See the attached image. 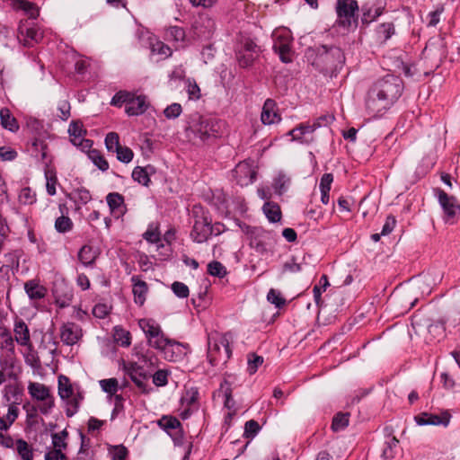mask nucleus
Segmentation results:
<instances>
[{
    "label": "nucleus",
    "mask_w": 460,
    "mask_h": 460,
    "mask_svg": "<svg viewBox=\"0 0 460 460\" xmlns=\"http://www.w3.org/2000/svg\"><path fill=\"white\" fill-rule=\"evenodd\" d=\"M402 91L403 83L399 76L389 74L376 80L367 93V112L373 118L381 117L398 101Z\"/></svg>",
    "instance_id": "obj_1"
},
{
    "label": "nucleus",
    "mask_w": 460,
    "mask_h": 460,
    "mask_svg": "<svg viewBox=\"0 0 460 460\" xmlns=\"http://www.w3.org/2000/svg\"><path fill=\"white\" fill-rule=\"evenodd\" d=\"M305 55L312 66L324 74H333L341 70L345 63L341 49L332 45L309 48Z\"/></svg>",
    "instance_id": "obj_2"
},
{
    "label": "nucleus",
    "mask_w": 460,
    "mask_h": 460,
    "mask_svg": "<svg viewBox=\"0 0 460 460\" xmlns=\"http://www.w3.org/2000/svg\"><path fill=\"white\" fill-rule=\"evenodd\" d=\"M192 215L194 221L190 236L197 243H203L211 235L217 236L226 231L224 224L219 222L212 223L209 212L201 206H194Z\"/></svg>",
    "instance_id": "obj_3"
},
{
    "label": "nucleus",
    "mask_w": 460,
    "mask_h": 460,
    "mask_svg": "<svg viewBox=\"0 0 460 460\" xmlns=\"http://www.w3.org/2000/svg\"><path fill=\"white\" fill-rule=\"evenodd\" d=\"M225 128V121L217 118L200 117L193 125V132L202 141L221 137Z\"/></svg>",
    "instance_id": "obj_4"
},
{
    "label": "nucleus",
    "mask_w": 460,
    "mask_h": 460,
    "mask_svg": "<svg viewBox=\"0 0 460 460\" xmlns=\"http://www.w3.org/2000/svg\"><path fill=\"white\" fill-rule=\"evenodd\" d=\"M335 11L337 14L336 23L344 29H349L352 24L357 26L358 19L356 13L358 11V4L356 0H337Z\"/></svg>",
    "instance_id": "obj_5"
},
{
    "label": "nucleus",
    "mask_w": 460,
    "mask_h": 460,
    "mask_svg": "<svg viewBox=\"0 0 460 460\" xmlns=\"http://www.w3.org/2000/svg\"><path fill=\"white\" fill-rule=\"evenodd\" d=\"M273 49L283 63L292 61L291 32L287 29H278L272 33Z\"/></svg>",
    "instance_id": "obj_6"
},
{
    "label": "nucleus",
    "mask_w": 460,
    "mask_h": 460,
    "mask_svg": "<svg viewBox=\"0 0 460 460\" xmlns=\"http://www.w3.org/2000/svg\"><path fill=\"white\" fill-rule=\"evenodd\" d=\"M121 369L131 379L136 386L141 390L142 393H148L147 381L150 375L147 373L144 366L139 365L135 361L121 360Z\"/></svg>",
    "instance_id": "obj_7"
},
{
    "label": "nucleus",
    "mask_w": 460,
    "mask_h": 460,
    "mask_svg": "<svg viewBox=\"0 0 460 460\" xmlns=\"http://www.w3.org/2000/svg\"><path fill=\"white\" fill-rule=\"evenodd\" d=\"M261 51V47L253 40L250 38L242 40L240 47L236 50V59L239 66L243 68L251 66Z\"/></svg>",
    "instance_id": "obj_8"
},
{
    "label": "nucleus",
    "mask_w": 460,
    "mask_h": 460,
    "mask_svg": "<svg viewBox=\"0 0 460 460\" xmlns=\"http://www.w3.org/2000/svg\"><path fill=\"white\" fill-rule=\"evenodd\" d=\"M18 40L26 48H32L43 38L40 29L35 24L30 25L27 22H21L18 27Z\"/></svg>",
    "instance_id": "obj_9"
},
{
    "label": "nucleus",
    "mask_w": 460,
    "mask_h": 460,
    "mask_svg": "<svg viewBox=\"0 0 460 460\" xmlns=\"http://www.w3.org/2000/svg\"><path fill=\"white\" fill-rule=\"evenodd\" d=\"M221 349H223L225 353L224 360L229 359L232 355V349L227 334H224L218 338H208V357L212 364L217 359V355L221 354Z\"/></svg>",
    "instance_id": "obj_10"
},
{
    "label": "nucleus",
    "mask_w": 460,
    "mask_h": 460,
    "mask_svg": "<svg viewBox=\"0 0 460 460\" xmlns=\"http://www.w3.org/2000/svg\"><path fill=\"white\" fill-rule=\"evenodd\" d=\"M191 29L194 36L199 40H208L212 37L216 24L213 19H211L207 13H199L195 17Z\"/></svg>",
    "instance_id": "obj_11"
},
{
    "label": "nucleus",
    "mask_w": 460,
    "mask_h": 460,
    "mask_svg": "<svg viewBox=\"0 0 460 460\" xmlns=\"http://www.w3.org/2000/svg\"><path fill=\"white\" fill-rule=\"evenodd\" d=\"M434 191L447 220L460 214V204L454 196L448 195L441 189H436Z\"/></svg>",
    "instance_id": "obj_12"
},
{
    "label": "nucleus",
    "mask_w": 460,
    "mask_h": 460,
    "mask_svg": "<svg viewBox=\"0 0 460 460\" xmlns=\"http://www.w3.org/2000/svg\"><path fill=\"white\" fill-rule=\"evenodd\" d=\"M67 131L74 146L80 147L82 150L90 149L92 147L93 141L84 138L86 130L84 128V125L81 121L72 120Z\"/></svg>",
    "instance_id": "obj_13"
},
{
    "label": "nucleus",
    "mask_w": 460,
    "mask_h": 460,
    "mask_svg": "<svg viewBox=\"0 0 460 460\" xmlns=\"http://www.w3.org/2000/svg\"><path fill=\"white\" fill-rule=\"evenodd\" d=\"M147 342L152 348L164 351L165 358L169 360H175L172 353L170 356L168 355L170 349H172L174 346L180 347L181 345L180 342L167 338L163 331H161L155 338L149 339Z\"/></svg>",
    "instance_id": "obj_14"
},
{
    "label": "nucleus",
    "mask_w": 460,
    "mask_h": 460,
    "mask_svg": "<svg viewBox=\"0 0 460 460\" xmlns=\"http://www.w3.org/2000/svg\"><path fill=\"white\" fill-rule=\"evenodd\" d=\"M81 327L75 323H64L60 328V339L67 346H73L82 337Z\"/></svg>",
    "instance_id": "obj_15"
},
{
    "label": "nucleus",
    "mask_w": 460,
    "mask_h": 460,
    "mask_svg": "<svg viewBox=\"0 0 460 460\" xmlns=\"http://www.w3.org/2000/svg\"><path fill=\"white\" fill-rule=\"evenodd\" d=\"M385 8V4L381 0H377L372 5L367 4L362 5L361 22L365 25L370 24L384 13Z\"/></svg>",
    "instance_id": "obj_16"
},
{
    "label": "nucleus",
    "mask_w": 460,
    "mask_h": 460,
    "mask_svg": "<svg viewBox=\"0 0 460 460\" xmlns=\"http://www.w3.org/2000/svg\"><path fill=\"white\" fill-rule=\"evenodd\" d=\"M261 120L264 125H272L279 123L281 117L278 112L277 103L273 99H267L262 106Z\"/></svg>",
    "instance_id": "obj_17"
},
{
    "label": "nucleus",
    "mask_w": 460,
    "mask_h": 460,
    "mask_svg": "<svg viewBox=\"0 0 460 460\" xmlns=\"http://www.w3.org/2000/svg\"><path fill=\"white\" fill-rule=\"evenodd\" d=\"M148 106L149 103L145 95H136L132 93V96L125 107V112L128 116H139L146 111Z\"/></svg>",
    "instance_id": "obj_18"
},
{
    "label": "nucleus",
    "mask_w": 460,
    "mask_h": 460,
    "mask_svg": "<svg viewBox=\"0 0 460 460\" xmlns=\"http://www.w3.org/2000/svg\"><path fill=\"white\" fill-rule=\"evenodd\" d=\"M414 420L419 426H447V424L449 423V417L447 414L438 415L429 412H421L414 416Z\"/></svg>",
    "instance_id": "obj_19"
},
{
    "label": "nucleus",
    "mask_w": 460,
    "mask_h": 460,
    "mask_svg": "<svg viewBox=\"0 0 460 460\" xmlns=\"http://www.w3.org/2000/svg\"><path fill=\"white\" fill-rule=\"evenodd\" d=\"M13 332L14 340L17 344L22 347H29L31 345L30 329L22 319H15Z\"/></svg>",
    "instance_id": "obj_20"
},
{
    "label": "nucleus",
    "mask_w": 460,
    "mask_h": 460,
    "mask_svg": "<svg viewBox=\"0 0 460 460\" xmlns=\"http://www.w3.org/2000/svg\"><path fill=\"white\" fill-rule=\"evenodd\" d=\"M271 233L263 229L256 231L251 240V247L253 248L258 253L265 254L269 252V240L270 239Z\"/></svg>",
    "instance_id": "obj_21"
},
{
    "label": "nucleus",
    "mask_w": 460,
    "mask_h": 460,
    "mask_svg": "<svg viewBox=\"0 0 460 460\" xmlns=\"http://www.w3.org/2000/svg\"><path fill=\"white\" fill-rule=\"evenodd\" d=\"M10 5L15 12H22L30 19H36L40 14L36 4L27 0H10Z\"/></svg>",
    "instance_id": "obj_22"
},
{
    "label": "nucleus",
    "mask_w": 460,
    "mask_h": 460,
    "mask_svg": "<svg viewBox=\"0 0 460 460\" xmlns=\"http://www.w3.org/2000/svg\"><path fill=\"white\" fill-rule=\"evenodd\" d=\"M21 250H13L4 254L5 264L0 268V275L4 274L8 278L9 270L13 273L18 271L20 267Z\"/></svg>",
    "instance_id": "obj_23"
},
{
    "label": "nucleus",
    "mask_w": 460,
    "mask_h": 460,
    "mask_svg": "<svg viewBox=\"0 0 460 460\" xmlns=\"http://www.w3.org/2000/svg\"><path fill=\"white\" fill-rule=\"evenodd\" d=\"M98 256V251L89 244L83 245L77 253L78 261L86 268H93Z\"/></svg>",
    "instance_id": "obj_24"
},
{
    "label": "nucleus",
    "mask_w": 460,
    "mask_h": 460,
    "mask_svg": "<svg viewBox=\"0 0 460 460\" xmlns=\"http://www.w3.org/2000/svg\"><path fill=\"white\" fill-rule=\"evenodd\" d=\"M130 280L133 286L132 293L134 296V301L136 304L143 305L148 292L147 284L144 280H141L137 275L132 276Z\"/></svg>",
    "instance_id": "obj_25"
},
{
    "label": "nucleus",
    "mask_w": 460,
    "mask_h": 460,
    "mask_svg": "<svg viewBox=\"0 0 460 460\" xmlns=\"http://www.w3.org/2000/svg\"><path fill=\"white\" fill-rule=\"evenodd\" d=\"M15 342L10 329L4 325H0V349L11 355H14Z\"/></svg>",
    "instance_id": "obj_26"
},
{
    "label": "nucleus",
    "mask_w": 460,
    "mask_h": 460,
    "mask_svg": "<svg viewBox=\"0 0 460 460\" xmlns=\"http://www.w3.org/2000/svg\"><path fill=\"white\" fill-rule=\"evenodd\" d=\"M24 290L31 300H40L47 295V288L35 279L25 282Z\"/></svg>",
    "instance_id": "obj_27"
},
{
    "label": "nucleus",
    "mask_w": 460,
    "mask_h": 460,
    "mask_svg": "<svg viewBox=\"0 0 460 460\" xmlns=\"http://www.w3.org/2000/svg\"><path fill=\"white\" fill-rule=\"evenodd\" d=\"M235 173L240 177L238 180L242 185L252 183L256 179L255 171L248 164L240 163L235 168Z\"/></svg>",
    "instance_id": "obj_28"
},
{
    "label": "nucleus",
    "mask_w": 460,
    "mask_h": 460,
    "mask_svg": "<svg viewBox=\"0 0 460 460\" xmlns=\"http://www.w3.org/2000/svg\"><path fill=\"white\" fill-rule=\"evenodd\" d=\"M28 392L32 399H35L39 402H42L46 399L48 400V398L52 396L48 386H46L44 384L37 382L29 384Z\"/></svg>",
    "instance_id": "obj_29"
},
{
    "label": "nucleus",
    "mask_w": 460,
    "mask_h": 460,
    "mask_svg": "<svg viewBox=\"0 0 460 460\" xmlns=\"http://www.w3.org/2000/svg\"><path fill=\"white\" fill-rule=\"evenodd\" d=\"M138 326L144 332L147 341L158 336V333L162 331L161 326L154 319L150 318L140 319Z\"/></svg>",
    "instance_id": "obj_30"
},
{
    "label": "nucleus",
    "mask_w": 460,
    "mask_h": 460,
    "mask_svg": "<svg viewBox=\"0 0 460 460\" xmlns=\"http://www.w3.org/2000/svg\"><path fill=\"white\" fill-rule=\"evenodd\" d=\"M0 122L4 129L11 132H17L19 130V123L8 108H2L0 110Z\"/></svg>",
    "instance_id": "obj_31"
},
{
    "label": "nucleus",
    "mask_w": 460,
    "mask_h": 460,
    "mask_svg": "<svg viewBox=\"0 0 460 460\" xmlns=\"http://www.w3.org/2000/svg\"><path fill=\"white\" fill-rule=\"evenodd\" d=\"M157 425L171 437H172V431L178 433L181 427L180 420L172 416H163L157 420Z\"/></svg>",
    "instance_id": "obj_32"
},
{
    "label": "nucleus",
    "mask_w": 460,
    "mask_h": 460,
    "mask_svg": "<svg viewBox=\"0 0 460 460\" xmlns=\"http://www.w3.org/2000/svg\"><path fill=\"white\" fill-rule=\"evenodd\" d=\"M107 204L112 213L124 214V197L118 192H111L106 197Z\"/></svg>",
    "instance_id": "obj_33"
},
{
    "label": "nucleus",
    "mask_w": 460,
    "mask_h": 460,
    "mask_svg": "<svg viewBox=\"0 0 460 460\" xmlns=\"http://www.w3.org/2000/svg\"><path fill=\"white\" fill-rule=\"evenodd\" d=\"M262 211L270 223H278L281 220L282 213L278 203L267 201L262 207Z\"/></svg>",
    "instance_id": "obj_34"
},
{
    "label": "nucleus",
    "mask_w": 460,
    "mask_h": 460,
    "mask_svg": "<svg viewBox=\"0 0 460 460\" xmlns=\"http://www.w3.org/2000/svg\"><path fill=\"white\" fill-rule=\"evenodd\" d=\"M399 447V440L390 433L385 437L382 450V456L385 459H392L397 453Z\"/></svg>",
    "instance_id": "obj_35"
},
{
    "label": "nucleus",
    "mask_w": 460,
    "mask_h": 460,
    "mask_svg": "<svg viewBox=\"0 0 460 460\" xmlns=\"http://www.w3.org/2000/svg\"><path fill=\"white\" fill-rule=\"evenodd\" d=\"M15 451L21 460H33L34 449L31 445L22 438L15 441Z\"/></svg>",
    "instance_id": "obj_36"
},
{
    "label": "nucleus",
    "mask_w": 460,
    "mask_h": 460,
    "mask_svg": "<svg viewBox=\"0 0 460 460\" xmlns=\"http://www.w3.org/2000/svg\"><path fill=\"white\" fill-rule=\"evenodd\" d=\"M395 33V28L393 22H383L376 29L377 40L381 43L386 42Z\"/></svg>",
    "instance_id": "obj_37"
},
{
    "label": "nucleus",
    "mask_w": 460,
    "mask_h": 460,
    "mask_svg": "<svg viewBox=\"0 0 460 460\" xmlns=\"http://www.w3.org/2000/svg\"><path fill=\"white\" fill-rule=\"evenodd\" d=\"M58 395L62 400L69 399L73 395L74 389L67 376L60 375L58 378Z\"/></svg>",
    "instance_id": "obj_38"
},
{
    "label": "nucleus",
    "mask_w": 460,
    "mask_h": 460,
    "mask_svg": "<svg viewBox=\"0 0 460 460\" xmlns=\"http://www.w3.org/2000/svg\"><path fill=\"white\" fill-rule=\"evenodd\" d=\"M148 170L153 171V167L152 166H147V167L137 166V167H135L133 169L132 174H131L132 179L135 181H137L139 184H142L144 186H148L149 182H150V176H149Z\"/></svg>",
    "instance_id": "obj_39"
},
{
    "label": "nucleus",
    "mask_w": 460,
    "mask_h": 460,
    "mask_svg": "<svg viewBox=\"0 0 460 460\" xmlns=\"http://www.w3.org/2000/svg\"><path fill=\"white\" fill-rule=\"evenodd\" d=\"M114 341L121 347H128L131 344V334L121 326L114 327Z\"/></svg>",
    "instance_id": "obj_40"
},
{
    "label": "nucleus",
    "mask_w": 460,
    "mask_h": 460,
    "mask_svg": "<svg viewBox=\"0 0 460 460\" xmlns=\"http://www.w3.org/2000/svg\"><path fill=\"white\" fill-rule=\"evenodd\" d=\"M289 183V177L283 172H279L274 179L272 187L277 194L282 195L288 190Z\"/></svg>",
    "instance_id": "obj_41"
},
{
    "label": "nucleus",
    "mask_w": 460,
    "mask_h": 460,
    "mask_svg": "<svg viewBox=\"0 0 460 460\" xmlns=\"http://www.w3.org/2000/svg\"><path fill=\"white\" fill-rule=\"evenodd\" d=\"M315 129H317V127L314 122L313 124H300L298 127L291 129L288 135L292 136L294 140H299L302 135L313 133Z\"/></svg>",
    "instance_id": "obj_42"
},
{
    "label": "nucleus",
    "mask_w": 460,
    "mask_h": 460,
    "mask_svg": "<svg viewBox=\"0 0 460 460\" xmlns=\"http://www.w3.org/2000/svg\"><path fill=\"white\" fill-rule=\"evenodd\" d=\"M46 178V190L49 196H55L57 193L56 185L58 183V178L56 172L51 169H45Z\"/></svg>",
    "instance_id": "obj_43"
},
{
    "label": "nucleus",
    "mask_w": 460,
    "mask_h": 460,
    "mask_svg": "<svg viewBox=\"0 0 460 460\" xmlns=\"http://www.w3.org/2000/svg\"><path fill=\"white\" fill-rule=\"evenodd\" d=\"M349 420V414L339 412L337 413L332 422V429L333 431H341L343 430L348 425Z\"/></svg>",
    "instance_id": "obj_44"
},
{
    "label": "nucleus",
    "mask_w": 460,
    "mask_h": 460,
    "mask_svg": "<svg viewBox=\"0 0 460 460\" xmlns=\"http://www.w3.org/2000/svg\"><path fill=\"white\" fill-rule=\"evenodd\" d=\"M328 286V277L326 275H323L319 279V283L316 284L313 288L314 298L316 305H319L322 302V293L326 290Z\"/></svg>",
    "instance_id": "obj_45"
},
{
    "label": "nucleus",
    "mask_w": 460,
    "mask_h": 460,
    "mask_svg": "<svg viewBox=\"0 0 460 460\" xmlns=\"http://www.w3.org/2000/svg\"><path fill=\"white\" fill-rule=\"evenodd\" d=\"M88 156L94 164V165L98 167V169H100L101 171L106 172L109 169V164L107 160L101 155V153L98 150H91L89 152Z\"/></svg>",
    "instance_id": "obj_46"
},
{
    "label": "nucleus",
    "mask_w": 460,
    "mask_h": 460,
    "mask_svg": "<svg viewBox=\"0 0 460 460\" xmlns=\"http://www.w3.org/2000/svg\"><path fill=\"white\" fill-rule=\"evenodd\" d=\"M143 238L151 243H158L161 242V233L157 226L150 224L146 231L143 234Z\"/></svg>",
    "instance_id": "obj_47"
},
{
    "label": "nucleus",
    "mask_w": 460,
    "mask_h": 460,
    "mask_svg": "<svg viewBox=\"0 0 460 460\" xmlns=\"http://www.w3.org/2000/svg\"><path fill=\"white\" fill-rule=\"evenodd\" d=\"M150 49L153 54L161 55L164 58H168L172 54L171 48L160 40H155V42L150 41Z\"/></svg>",
    "instance_id": "obj_48"
},
{
    "label": "nucleus",
    "mask_w": 460,
    "mask_h": 460,
    "mask_svg": "<svg viewBox=\"0 0 460 460\" xmlns=\"http://www.w3.org/2000/svg\"><path fill=\"white\" fill-rule=\"evenodd\" d=\"M18 199L21 204L32 205L37 200L36 192L30 187H24L21 190Z\"/></svg>",
    "instance_id": "obj_49"
},
{
    "label": "nucleus",
    "mask_w": 460,
    "mask_h": 460,
    "mask_svg": "<svg viewBox=\"0 0 460 460\" xmlns=\"http://www.w3.org/2000/svg\"><path fill=\"white\" fill-rule=\"evenodd\" d=\"M132 96L131 92L119 91L116 93L111 101V105L115 107H121L123 104L128 105L129 98Z\"/></svg>",
    "instance_id": "obj_50"
},
{
    "label": "nucleus",
    "mask_w": 460,
    "mask_h": 460,
    "mask_svg": "<svg viewBox=\"0 0 460 460\" xmlns=\"http://www.w3.org/2000/svg\"><path fill=\"white\" fill-rule=\"evenodd\" d=\"M99 384L102 391L111 395L115 394L119 390V382L114 377L102 379L99 382Z\"/></svg>",
    "instance_id": "obj_51"
},
{
    "label": "nucleus",
    "mask_w": 460,
    "mask_h": 460,
    "mask_svg": "<svg viewBox=\"0 0 460 460\" xmlns=\"http://www.w3.org/2000/svg\"><path fill=\"white\" fill-rule=\"evenodd\" d=\"M208 272L209 275L220 279L226 275V267L217 261H213L208 264Z\"/></svg>",
    "instance_id": "obj_52"
},
{
    "label": "nucleus",
    "mask_w": 460,
    "mask_h": 460,
    "mask_svg": "<svg viewBox=\"0 0 460 460\" xmlns=\"http://www.w3.org/2000/svg\"><path fill=\"white\" fill-rule=\"evenodd\" d=\"M264 359L263 357L259 356L255 353H250L248 354V366H247V371L250 375H253L257 372L259 367L263 363Z\"/></svg>",
    "instance_id": "obj_53"
},
{
    "label": "nucleus",
    "mask_w": 460,
    "mask_h": 460,
    "mask_svg": "<svg viewBox=\"0 0 460 460\" xmlns=\"http://www.w3.org/2000/svg\"><path fill=\"white\" fill-rule=\"evenodd\" d=\"M73 222L68 217H58L55 221V229L58 233H66L72 230Z\"/></svg>",
    "instance_id": "obj_54"
},
{
    "label": "nucleus",
    "mask_w": 460,
    "mask_h": 460,
    "mask_svg": "<svg viewBox=\"0 0 460 460\" xmlns=\"http://www.w3.org/2000/svg\"><path fill=\"white\" fill-rule=\"evenodd\" d=\"M166 37L168 40L181 42L185 39V31L179 26H171L166 31Z\"/></svg>",
    "instance_id": "obj_55"
},
{
    "label": "nucleus",
    "mask_w": 460,
    "mask_h": 460,
    "mask_svg": "<svg viewBox=\"0 0 460 460\" xmlns=\"http://www.w3.org/2000/svg\"><path fill=\"white\" fill-rule=\"evenodd\" d=\"M261 429V426L254 420H250L245 422L243 436L246 438H253Z\"/></svg>",
    "instance_id": "obj_56"
},
{
    "label": "nucleus",
    "mask_w": 460,
    "mask_h": 460,
    "mask_svg": "<svg viewBox=\"0 0 460 460\" xmlns=\"http://www.w3.org/2000/svg\"><path fill=\"white\" fill-rule=\"evenodd\" d=\"M105 146L108 151L115 152L119 146V137L116 132H110L105 137Z\"/></svg>",
    "instance_id": "obj_57"
},
{
    "label": "nucleus",
    "mask_w": 460,
    "mask_h": 460,
    "mask_svg": "<svg viewBox=\"0 0 460 460\" xmlns=\"http://www.w3.org/2000/svg\"><path fill=\"white\" fill-rule=\"evenodd\" d=\"M115 153L117 154V159L124 164H128L132 161L134 153L128 146H119Z\"/></svg>",
    "instance_id": "obj_58"
},
{
    "label": "nucleus",
    "mask_w": 460,
    "mask_h": 460,
    "mask_svg": "<svg viewBox=\"0 0 460 460\" xmlns=\"http://www.w3.org/2000/svg\"><path fill=\"white\" fill-rule=\"evenodd\" d=\"M267 299L278 308H281L286 304V300L281 296L280 292L274 288L270 289Z\"/></svg>",
    "instance_id": "obj_59"
},
{
    "label": "nucleus",
    "mask_w": 460,
    "mask_h": 460,
    "mask_svg": "<svg viewBox=\"0 0 460 460\" xmlns=\"http://www.w3.org/2000/svg\"><path fill=\"white\" fill-rule=\"evenodd\" d=\"M172 290L179 298H186L190 294L188 286L180 281H175L172 284Z\"/></svg>",
    "instance_id": "obj_60"
},
{
    "label": "nucleus",
    "mask_w": 460,
    "mask_h": 460,
    "mask_svg": "<svg viewBox=\"0 0 460 460\" xmlns=\"http://www.w3.org/2000/svg\"><path fill=\"white\" fill-rule=\"evenodd\" d=\"M181 105L180 103L173 102L165 108V110L164 111V114L167 119H172L178 118L181 115Z\"/></svg>",
    "instance_id": "obj_61"
},
{
    "label": "nucleus",
    "mask_w": 460,
    "mask_h": 460,
    "mask_svg": "<svg viewBox=\"0 0 460 460\" xmlns=\"http://www.w3.org/2000/svg\"><path fill=\"white\" fill-rule=\"evenodd\" d=\"M169 372L165 369H159L153 375V383L156 386H164L168 384Z\"/></svg>",
    "instance_id": "obj_62"
},
{
    "label": "nucleus",
    "mask_w": 460,
    "mask_h": 460,
    "mask_svg": "<svg viewBox=\"0 0 460 460\" xmlns=\"http://www.w3.org/2000/svg\"><path fill=\"white\" fill-rule=\"evenodd\" d=\"M302 270V264L296 261L295 257L287 261L282 266V273H297Z\"/></svg>",
    "instance_id": "obj_63"
},
{
    "label": "nucleus",
    "mask_w": 460,
    "mask_h": 460,
    "mask_svg": "<svg viewBox=\"0 0 460 460\" xmlns=\"http://www.w3.org/2000/svg\"><path fill=\"white\" fill-rule=\"evenodd\" d=\"M112 460H126L128 451L123 445L113 446L110 450Z\"/></svg>",
    "instance_id": "obj_64"
}]
</instances>
